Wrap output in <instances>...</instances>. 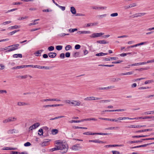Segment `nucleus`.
I'll list each match as a JSON object with an SVG mask.
<instances>
[{
  "instance_id": "f257e3e1",
  "label": "nucleus",
  "mask_w": 154,
  "mask_h": 154,
  "mask_svg": "<svg viewBox=\"0 0 154 154\" xmlns=\"http://www.w3.org/2000/svg\"><path fill=\"white\" fill-rule=\"evenodd\" d=\"M55 147L51 149L50 151L53 152L57 150H60V152L61 153H66L68 150V146L66 142H60L59 140H57L55 142Z\"/></svg>"
},
{
  "instance_id": "39448f33",
  "label": "nucleus",
  "mask_w": 154,
  "mask_h": 154,
  "mask_svg": "<svg viewBox=\"0 0 154 154\" xmlns=\"http://www.w3.org/2000/svg\"><path fill=\"white\" fill-rule=\"evenodd\" d=\"M80 144H79L74 145L72 147V149L74 151H77L80 149L82 147L79 146Z\"/></svg>"
},
{
  "instance_id": "c03bdc74",
  "label": "nucleus",
  "mask_w": 154,
  "mask_h": 154,
  "mask_svg": "<svg viewBox=\"0 0 154 154\" xmlns=\"http://www.w3.org/2000/svg\"><path fill=\"white\" fill-rule=\"evenodd\" d=\"M109 100H102L100 101V103H103L106 102H110Z\"/></svg>"
},
{
  "instance_id": "9b49d317",
  "label": "nucleus",
  "mask_w": 154,
  "mask_h": 154,
  "mask_svg": "<svg viewBox=\"0 0 154 154\" xmlns=\"http://www.w3.org/2000/svg\"><path fill=\"white\" fill-rule=\"evenodd\" d=\"M57 54L55 52H50L48 54V56L50 57L54 58L56 57Z\"/></svg>"
},
{
  "instance_id": "c756f323",
  "label": "nucleus",
  "mask_w": 154,
  "mask_h": 154,
  "mask_svg": "<svg viewBox=\"0 0 154 154\" xmlns=\"http://www.w3.org/2000/svg\"><path fill=\"white\" fill-rule=\"evenodd\" d=\"M52 133L53 134H55L57 133L58 131L56 129H53L51 131Z\"/></svg>"
},
{
  "instance_id": "9d476101",
  "label": "nucleus",
  "mask_w": 154,
  "mask_h": 154,
  "mask_svg": "<svg viewBox=\"0 0 154 154\" xmlns=\"http://www.w3.org/2000/svg\"><path fill=\"white\" fill-rule=\"evenodd\" d=\"M91 120L97 121V119H96L95 118H93L85 119H82L80 121H81V122H83L84 121H91Z\"/></svg>"
},
{
  "instance_id": "052dcab7",
  "label": "nucleus",
  "mask_w": 154,
  "mask_h": 154,
  "mask_svg": "<svg viewBox=\"0 0 154 154\" xmlns=\"http://www.w3.org/2000/svg\"><path fill=\"white\" fill-rule=\"evenodd\" d=\"M154 116H145V117H144V119H152V118H154Z\"/></svg>"
},
{
  "instance_id": "6e6d98bb",
  "label": "nucleus",
  "mask_w": 154,
  "mask_h": 154,
  "mask_svg": "<svg viewBox=\"0 0 154 154\" xmlns=\"http://www.w3.org/2000/svg\"><path fill=\"white\" fill-rule=\"evenodd\" d=\"M81 46L79 45H76L75 46V48L76 49H79L80 48Z\"/></svg>"
},
{
  "instance_id": "cd10ccee",
  "label": "nucleus",
  "mask_w": 154,
  "mask_h": 154,
  "mask_svg": "<svg viewBox=\"0 0 154 154\" xmlns=\"http://www.w3.org/2000/svg\"><path fill=\"white\" fill-rule=\"evenodd\" d=\"M23 66H24V65H22V66H21L14 67H13L12 68V69H20V68H24V67H23Z\"/></svg>"
},
{
  "instance_id": "37998d69",
  "label": "nucleus",
  "mask_w": 154,
  "mask_h": 154,
  "mask_svg": "<svg viewBox=\"0 0 154 154\" xmlns=\"http://www.w3.org/2000/svg\"><path fill=\"white\" fill-rule=\"evenodd\" d=\"M77 30V29L76 28L75 29H70L68 30L69 32H74L75 31H76Z\"/></svg>"
},
{
  "instance_id": "aec40b11",
  "label": "nucleus",
  "mask_w": 154,
  "mask_h": 154,
  "mask_svg": "<svg viewBox=\"0 0 154 154\" xmlns=\"http://www.w3.org/2000/svg\"><path fill=\"white\" fill-rule=\"evenodd\" d=\"M70 11L73 14H75L76 13V10L74 7H71L70 8Z\"/></svg>"
},
{
  "instance_id": "f3484780",
  "label": "nucleus",
  "mask_w": 154,
  "mask_h": 154,
  "mask_svg": "<svg viewBox=\"0 0 154 154\" xmlns=\"http://www.w3.org/2000/svg\"><path fill=\"white\" fill-rule=\"evenodd\" d=\"M121 80V79L119 78H113L111 79V81L112 82H118Z\"/></svg>"
},
{
  "instance_id": "f03ea898",
  "label": "nucleus",
  "mask_w": 154,
  "mask_h": 154,
  "mask_svg": "<svg viewBox=\"0 0 154 154\" xmlns=\"http://www.w3.org/2000/svg\"><path fill=\"white\" fill-rule=\"evenodd\" d=\"M19 44H16L15 45H11L9 46H8V48H10L11 47L12 48H10V49L7 50L6 51V52H11V51H14L17 50L18 48V47L19 46Z\"/></svg>"
},
{
  "instance_id": "20e7f679",
  "label": "nucleus",
  "mask_w": 154,
  "mask_h": 154,
  "mask_svg": "<svg viewBox=\"0 0 154 154\" xmlns=\"http://www.w3.org/2000/svg\"><path fill=\"white\" fill-rule=\"evenodd\" d=\"M102 99V98L96 97H90L85 98L84 99L85 100H99Z\"/></svg>"
},
{
  "instance_id": "412c9836",
  "label": "nucleus",
  "mask_w": 154,
  "mask_h": 154,
  "mask_svg": "<svg viewBox=\"0 0 154 154\" xmlns=\"http://www.w3.org/2000/svg\"><path fill=\"white\" fill-rule=\"evenodd\" d=\"M13 57L15 58L18 57L22 58V55L21 54H15L13 55Z\"/></svg>"
},
{
  "instance_id": "0e129e2a",
  "label": "nucleus",
  "mask_w": 154,
  "mask_h": 154,
  "mask_svg": "<svg viewBox=\"0 0 154 154\" xmlns=\"http://www.w3.org/2000/svg\"><path fill=\"white\" fill-rule=\"evenodd\" d=\"M153 82V81H152V80H148V81H146L145 82V84H149V83H150Z\"/></svg>"
},
{
  "instance_id": "a19ab883",
  "label": "nucleus",
  "mask_w": 154,
  "mask_h": 154,
  "mask_svg": "<svg viewBox=\"0 0 154 154\" xmlns=\"http://www.w3.org/2000/svg\"><path fill=\"white\" fill-rule=\"evenodd\" d=\"M107 15L106 14H104L101 15H99L97 16V17L101 19L103 17H105Z\"/></svg>"
},
{
  "instance_id": "7c9ffc66",
  "label": "nucleus",
  "mask_w": 154,
  "mask_h": 154,
  "mask_svg": "<svg viewBox=\"0 0 154 154\" xmlns=\"http://www.w3.org/2000/svg\"><path fill=\"white\" fill-rule=\"evenodd\" d=\"M35 55L36 56H41V52H40V51L39 50L37 51L36 52L34 53Z\"/></svg>"
},
{
  "instance_id": "72a5a7b5",
  "label": "nucleus",
  "mask_w": 154,
  "mask_h": 154,
  "mask_svg": "<svg viewBox=\"0 0 154 154\" xmlns=\"http://www.w3.org/2000/svg\"><path fill=\"white\" fill-rule=\"evenodd\" d=\"M148 136V135H137V136H133L132 137L134 138V137H147Z\"/></svg>"
},
{
  "instance_id": "7ed1b4c3",
  "label": "nucleus",
  "mask_w": 154,
  "mask_h": 154,
  "mask_svg": "<svg viewBox=\"0 0 154 154\" xmlns=\"http://www.w3.org/2000/svg\"><path fill=\"white\" fill-rule=\"evenodd\" d=\"M104 34V33L101 32L94 33L90 35V37L91 38H97L101 36L102 35H103Z\"/></svg>"
},
{
  "instance_id": "3c124183",
  "label": "nucleus",
  "mask_w": 154,
  "mask_h": 154,
  "mask_svg": "<svg viewBox=\"0 0 154 154\" xmlns=\"http://www.w3.org/2000/svg\"><path fill=\"white\" fill-rule=\"evenodd\" d=\"M137 5L136 3H133L129 5L130 8H132L136 6Z\"/></svg>"
},
{
  "instance_id": "49530a36",
  "label": "nucleus",
  "mask_w": 154,
  "mask_h": 154,
  "mask_svg": "<svg viewBox=\"0 0 154 154\" xmlns=\"http://www.w3.org/2000/svg\"><path fill=\"white\" fill-rule=\"evenodd\" d=\"M69 122L72 123H79L81 122L80 120H72Z\"/></svg>"
},
{
  "instance_id": "c85d7f7f",
  "label": "nucleus",
  "mask_w": 154,
  "mask_h": 154,
  "mask_svg": "<svg viewBox=\"0 0 154 154\" xmlns=\"http://www.w3.org/2000/svg\"><path fill=\"white\" fill-rule=\"evenodd\" d=\"M73 128L75 129H87V128L86 127H79V126H74L73 127Z\"/></svg>"
},
{
  "instance_id": "a878e982",
  "label": "nucleus",
  "mask_w": 154,
  "mask_h": 154,
  "mask_svg": "<svg viewBox=\"0 0 154 154\" xmlns=\"http://www.w3.org/2000/svg\"><path fill=\"white\" fill-rule=\"evenodd\" d=\"M20 28V26H19L15 25L14 26H11L9 28V29H18Z\"/></svg>"
},
{
  "instance_id": "ea45409f",
  "label": "nucleus",
  "mask_w": 154,
  "mask_h": 154,
  "mask_svg": "<svg viewBox=\"0 0 154 154\" xmlns=\"http://www.w3.org/2000/svg\"><path fill=\"white\" fill-rule=\"evenodd\" d=\"M48 141H45L42 143V145L43 146H46L48 145Z\"/></svg>"
},
{
  "instance_id": "2f4dec72",
  "label": "nucleus",
  "mask_w": 154,
  "mask_h": 154,
  "mask_svg": "<svg viewBox=\"0 0 154 154\" xmlns=\"http://www.w3.org/2000/svg\"><path fill=\"white\" fill-rule=\"evenodd\" d=\"M72 48V46L70 45H67L65 47V50L66 51H67L71 49Z\"/></svg>"
},
{
  "instance_id": "c9c22d12",
  "label": "nucleus",
  "mask_w": 154,
  "mask_h": 154,
  "mask_svg": "<svg viewBox=\"0 0 154 154\" xmlns=\"http://www.w3.org/2000/svg\"><path fill=\"white\" fill-rule=\"evenodd\" d=\"M111 134V133H97V135H109Z\"/></svg>"
},
{
  "instance_id": "864d4df0",
  "label": "nucleus",
  "mask_w": 154,
  "mask_h": 154,
  "mask_svg": "<svg viewBox=\"0 0 154 154\" xmlns=\"http://www.w3.org/2000/svg\"><path fill=\"white\" fill-rule=\"evenodd\" d=\"M38 131L39 132H40V133H41V134H40L39 133H38V134L39 135H43V130L42 129L40 128V129H39V130Z\"/></svg>"
},
{
  "instance_id": "f8f14e48",
  "label": "nucleus",
  "mask_w": 154,
  "mask_h": 154,
  "mask_svg": "<svg viewBox=\"0 0 154 154\" xmlns=\"http://www.w3.org/2000/svg\"><path fill=\"white\" fill-rule=\"evenodd\" d=\"M17 105L18 106H21L25 105H28V104L27 103L23 102H17Z\"/></svg>"
},
{
  "instance_id": "f704fd0d",
  "label": "nucleus",
  "mask_w": 154,
  "mask_h": 154,
  "mask_svg": "<svg viewBox=\"0 0 154 154\" xmlns=\"http://www.w3.org/2000/svg\"><path fill=\"white\" fill-rule=\"evenodd\" d=\"M40 125V124L39 123H36L33 125V126L34 128L35 129H36V128L38 127Z\"/></svg>"
},
{
  "instance_id": "473e14b6",
  "label": "nucleus",
  "mask_w": 154,
  "mask_h": 154,
  "mask_svg": "<svg viewBox=\"0 0 154 154\" xmlns=\"http://www.w3.org/2000/svg\"><path fill=\"white\" fill-rule=\"evenodd\" d=\"M52 68V67H49V66H42L41 67V69H50Z\"/></svg>"
},
{
  "instance_id": "5fc2aeb1",
  "label": "nucleus",
  "mask_w": 154,
  "mask_h": 154,
  "mask_svg": "<svg viewBox=\"0 0 154 154\" xmlns=\"http://www.w3.org/2000/svg\"><path fill=\"white\" fill-rule=\"evenodd\" d=\"M31 145V143L29 142H27L24 144V146H30Z\"/></svg>"
},
{
  "instance_id": "4d7b16f0",
  "label": "nucleus",
  "mask_w": 154,
  "mask_h": 154,
  "mask_svg": "<svg viewBox=\"0 0 154 154\" xmlns=\"http://www.w3.org/2000/svg\"><path fill=\"white\" fill-rule=\"evenodd\" d=\"M118 15V14L117 13H115L111 14L110 16L111 17H116Z\"/></svg>"
},
{
  "instance_id": "2eb2a0df",
  "label": "nucleus",
  "mask_w": 154,
  "mask_h": 154,
  "mask_svg": "<svg viewBox=\"0 0 154 154\" xmlns=\"http://www.w3.org/2000/svg\"><path fill=\"white\" fill-rule=\"evenodd\" d=\"M118 58L116 57H109L107 58L104 59V60L105 61H110L112 60V59H113L114 60H116Z\"/></svg>"
},
{
  "instance_id": "b1692460",
  "label": "nucleus",
  "mask_w": 154,
  "mask_h": 154,
  "mask_svg": "<svg viewBox=\"0 0 154 154\" xmlns=\"http://www.w3.org/2000/svg\"><path fill=\"white\" fill-rule=\"evenodd\" d=\"M151 131V130L150 129H144L143 130H139L138 131H136L137 133H138V132H145L147 131Z\"/></svg>"
},
{
  "instance_id": "393cba45",
  "label": "nucleus",
  "mask_w": 154,
  "mask_h": 154,
  "mask_svg": "<svg viewBox=\"0 0 154 154\" xmlns=\"http://www.w3.org/2000/svg\"><path fill=\"white\" fill-rule=\"evenodd\" d=\"M16 131V130L14 129L9 130L7 132L8 134H13L14 133H15Z\"/></svg>"
},
{
  "instance_id": "680f3d73",
  "label": "nucleus",
  "mask_w": 154,
  "mask_h": 154,
  "mask_svg": "<svg viewBox=\"0 0 154 154\" xmlns=\"http://www.w3.org/2000/svg\"><path fill=\"white\" fill-rule=\"evenodd\" d=\"M23 67L24 68H26L28 67H31L32 68L33 67V65H24Z\"/></svg>"
},
{
  "instance_id": "0eeeda50",
  "label": "nucleus",
  "mask_w": 154,
  "mask_h": 154,
  "mask_svg": "<svg viewBox=\"0 0 154 154\" xmlns=\"http://www.w3.org/2000/svg\"><path fill=\"white\" fill-rule=\"evenodd\" d=\"M152 144H154V143H147L146 144H145L144 145H141L135 146L132 147V148L134 149V148H137L141 147H145L146 146H147L149 145Z\"/></svg>"
},
{
  "instance_id": "338daca9",
  "label": "nucleus",
  "mask_w": 154,
  "mask_h": 154,
  "mask_svg": "<svg viewBox=\"0 0 154 154\" xmlns=\"http://www.w3.org/2000/svg\"><path fill=\"white\" fill-rule=\"evenodd\" d=\"M60 57L61 58L63 59L65 58V54L64 53H62L60 54Z\"/></svg>"
},
{
  "instance_id": "de8ad7c7",
  "label": "nucleus",
  "mask_w": 154,
  "mask_h": 154,
  "mask_svg": "<svg viewBox=\"0 0 154 154\" xmlns=\"http://www.w3.org/2000/svg\"><path fill=\"white\" fill-rule=\"evenodd\" d=\"M54 47L53 46H51L49 47L48 49L49 51H53L54 49Z\"/></svg>"
},
{
  "instance_id": "13d9d810",
  "label": "nucleus",
  "mask_w": 154,
  "mask_h": 154,
  "mask_svg": "<svg viewBox=\"0 0 154 154\" xmlns=\"http://www.w3.org/2000/svg\"><path fill=\"white\" fill-rule=\"evenodd\" d=\"M118 128V127H109L108 128H106L105 129H106V130H112V129H115L116 128Z\"/></svg>"
},
{
  "instance_id": "79ce46f5",
  "label": "nucleus",
  "mask_w": 154,
  "mask_h": 154,
  "mask_svg": "<svg viewBox=\"0 0 154 154\" xmlns=\"http://www.w3.org/2000/svg\"><path fill=\"white\" fill-rule=\"evenodd\" d=\"M57 6L59 8L61 9V10L63 11H64L65 10L66 8L64 6H60L58 5H57Z\"/></svg>"
},
{
  "instance_id": "603ef678",
  "label": "nucleus",
  "mask_w": 154,
  "mask_h": 154,
  "mask_svg": "<svg viewBox=\"0 0 154 154\" xmlns=\"http://www.w3.org/2000/svg\"><path fill=\"white\" fill-rule=\"evenodd\" d=\"M11 154H20V153L18 152L12 151L10 152Z\"/></svg>"
},
{
  "instance_id": "09e8293b",
  "label": "nucleus",
  "mask_w": 154,
  "mask_h": 154,
  "mask_svg": "<svg viewBox=\"0 0 154 154\" xmlns=\"http://www.w3.org/2000/svg\"><path fill=\"white\" fill-rule=\"evenodd\" d=\"M28 76L27 75H25L23 76H18V77H20L21 79H25Z\"/></svg>"
},
{
  "instance_id": "e433bc0d",
  "label": "nucleus",
  "mask_w": 154,
  "mask_h": 154,
  "mask_svg": "<svg viewBox=\"0 0 154 154\" xmlns=\"http://www.w3.org/2000/svg\"><path fill=\"white\" fill-rule=\"evenodd\" d=\"M20 31V30H16L12 32H10L9 33V35H12L15 33L19 31Z\"/></svg>"
},
{
  "instance_id": "5701e85b",
  "label": "nucleus",
  "mask_w": 154,
  "mask_h": 154,
  "mask_svg": "<svg viewBox=\"0 0 154 154\" xmlns=\"http://www.w3.org/2000/svg\"><path fill=\"white\" fill-rule=\"evenodd\" d=\"M143 140L141 139V140H134V141H130L128 142L129 143H137L139 142H142Z\"/></svg>"
},
{
  "instance_id": "6e6552de",
  "label": "nucleus",
  "mask_w": 154,
  "mask_h": 154,
  "mask_svg": "<svg viewBox=\"0 0 154 154\" xmlns=\"http://www.w3.org/2000/svg\"><path fill=\"white\" fill-rule=\"evenodd\" d=\"M89 142H94L99 143H105V142L102 141L98 140H89L88 141Z\"/></svg>"
},
{
  "instance_id": "423d86ee",
  "label": "nucleus",
  "mask_w": 154,
  "mask_h": 154,
  "mask_svg": "<svg viewBox=\"0 0 154 154\" xmlns=\"http://www.w3.org/2000/svg\"><path fill=\"white\" fill-rule=\"evenodd\" d=\"M71 104H72L75 106H79L80 105L81 103L78 100H72Z\"/></svg>"
},
{
  "instance_id": "a211bd4d",
  "label": "nucleus",
  "mask_w": 154,
  "mask_h": 154,
  "mask_svg": "<svg viewBox=\"0 0 154 154\" xmlns=\"http://www.w3.org/2000/svg\"><path fill=\"white\" fill-rule=\"evenodd\" d=\"M77 33L80 34H90L91 33V31H79Z\"/></svg>"
},
{
  "instance_id": "a18cd8bd",
  "label": "nucleus",
  "mask_w": 154,
  "mask_h": 154,
  "mask_svg": "<svg viewBox=\"0 0 154 154\" xmlns=\"http://www.w3.org/2000/svg\"><path fill=\"white\" fill-rule=\"evenodd\" d=\"M125 110V109H113V112H122Z\"/></svg>"
},
{
  "instance_id": "1a4fd4ad",
  "label": "nucleus",
  "mask_w": 154,
  "mask_h": 154,
  "mask_svg": "<svg viewBox=\"0 0 154 154\" xmlns=\"http://www.w3.org/2000/svg\"><path fill=\"white\" fill-rule=\"evenodd\" d=\"M146 14V13H138L135 14L134 16V17H140L142 16H143L145 14Z\"/></svg>"
},
{
  "instance_id": "ddd939ff",
  "label": "nucleus",
  "mask_w": 154,
  "mask_h": 154,
  "mask_svg": "<svg viewBox=\"0 0 154 154\" xmlns=\"http://www.w3.org/2000/svg\"><path fill=\"white\" fill-rule=\"evenodd\" d=\"M127 119L131 120L132 119V118H130L128 117H120L118 118L117 119H116V120H118H118H121Z\"/></svg>"
},
{
  "instance_id": "dca6fc26",
  "label": "nucleus",
  "mask_w": 154,
  "mask_h": 154,
  "mask_svg": "<svg viewBox=\"0 0 154 154\" xmlns=\"http://www.w3.org/2000/svg\"><path fill=\"white\" fill-rule=\"evenodd\" d=\"M60 101V100L57 99H44L42 101Z\"/></svg>"
},
{
  "instance_id": "58836bf2",
  "label": "nucleus",
  "mask_w": 154,
  "mask_h": 154,
  "mask_svg": "<svg viewBox=\"0 0 154 154\" xmlns=\"http://www.w3.org/2000/svg\"><path fill=\"white\" fill-rule=\"evenodd\" d=\"M115 88V86L113 85L110 86L105 87V90H108L110 89H113Z\"/></svg>"
},
{
  "instance_id": "e2e57ef3",
  "label": "nucleus",
  "mask_w": 154,
  "mask_h": 154,
  "mask_svg": "<svg viewBox=\"0 0 154 154\" xmlns=\"http://www.w3.org/2000/svg\"><path fill=\"white\" fill-rule=\"evenodd\" d=\"M70 56V54L69 52H66L65 54L66 57H69Z\"/></svg>"
},
{
  "instance_id": "69168bd1",
  "label": "nucleus",
  "mask_w": 154,
  "mask_h": 154,
  "mask_svg": "<svg viewBox=\"0 0 154 154\" xmlns=\"http://www.w3.org/2000/svg\"><path fill=\"white\" fill-rule=\"evenodd\" d=\"M113 154H120V152L116 151H112Z\"/></svg>"
},
{
  "instance_id": "4be33fe9",
  "label": "nucleus",
  "mask_w": 154,
  "mask_h": 154,
  "mask_svg": "<svg viewBox=\"0 0 154 154\" xmlns=\"http://www.w3.org/2000/svg\"><path fill=\"white\" fill-rule=\"evenodd\" d=\"M9 122H14L17 120V118L15 117H10L8 118Z\"/></svg>"
},
{
  "instance_id": "4c0bfd02",
  "label": "nucleus",
  "mask_w": 154,
  "mask_h": 154,
  "mask_svg": "<svg viewBox=\"0 0 154 154\" xmlns=\"http://www.w3.org/2000/svg\"><path fill=\"white\" fill-rule=\"evenodd\" d=\"M56 48L58 51H60L62 49V46L61 45H57L56 46Z\"/></svg>"
},
{
  "instance_id": "bf43d9fd",
  "label": "nucleus",
  "mask_w": 154,
  "mask_h": 154,
  "mask_svg": "<svg viewBox=\"0 0 154 154\" xmlns=\"http://www.w3.org/2000/svg\"><path fill=\"white\" fill-rule=\"evenodd\" d=\"M99 7H100L97 6H93L92 7V8L93 9L99 10Z\"/></svg>"
},
{
  "instance_id": "4468645a",
  "label": "nucleus",
  "mask_w": 154,
  "mask_h": 154,
  "mask_svg": "<svg viewBox=\"0 0 154 154\" xmlns=\"http://www.w3.org/2000/svg\"><path fill=\"white\" fill-rule=\"evenodd\" d=\"M83 134L84 135H97V133H92L90 131H88L87 132H84L83 133Z\"/></svg>"
},
{
  "instance_id": "8fccbe9b",
  "label": "nucleus",
  "mask_w": 154,
  "mask_h": 154,
  "mask_svg": "<svg viewBox=\"0 0 154 154\" xmlns=\"http://www.w3.org/2000/svg\"><path fill=\"white\" fill-rule=\"evenodd\" d=\"M107 121H109L113 122H118V120H116V119H110L109 118H107Z\"/></svg>"
},
{
  "instance_id": "774afa93",
  "label": "nucleus",
  "mask_w": 154,
  "mask_h": 154,
  "mask_svg": "<svg viewBox=\"0 0 154 154\" xmlns=\"http://www.w3.org/2000/svg\"><path fill=\"white\" fill-rule=\"evenodd\" d=\"M3 122L4 123H7L8 122H9L8 118L4 120L3 121Z\"/></svg>"
},
{
  "instance_id": "6ab92c4d",
  "label": "nucleus",
  "mask_w": 154,
  "mask_h": 154,
  "mask_svg": "<svg viewBox=\"0 0 154 154\" xmlns=\"http://www.w3.org/2000/svg\"><path fill=\"white\" fill-rule=\"evenodd\" d=\"M97 43L101 44H108L109 43L108 42H106L105 40H98L97 41Z\"/></svg>"
},
{
  "instance_id": "bb28decb",
  "label": "nucleus",
  "mask_w": 154,
  "mask_h": 154,
  "mask_svg": "<svg viewBox=\"0 0 154 154\" xmlns=\"http://www.w3.org/2000/svg\"><path fill=\"white\" fill-rule=\"evenodd\" d=\"M153 112V111H150L146 112L143 113L142 114V115H146L153 114V112Z\"/></svg>"
}]
</instances>
